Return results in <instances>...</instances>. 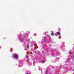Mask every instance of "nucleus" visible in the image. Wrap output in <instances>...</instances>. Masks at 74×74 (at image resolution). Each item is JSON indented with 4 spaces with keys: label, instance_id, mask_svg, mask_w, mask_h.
<instances>
[{
    "label": "nucleus",
    "instance_id": "8",
    "mask_svg": "<svg viewBox=\"0 0 74 74\" xmlns=\"http://www.w3.org/2000/svg\"><path fill=\"white\" fill-rule=\"evenodd\" d=\"M0 48H1L0 47Z\"/></svg>",
    "mask_w": 74,
    "mask_h": 74
},
{
    "label": "nucleus",
    "instance_id": "3",
    "mask_svg": "<svg viewBox=\"0 0 74 74\" xmlns=\"http://www.w3.org/2000/svg\"><path fill=\"white\" fill-rule=\"evenodd\" d=\"M57 34L58 35V34H60V33H59V32H58L57 33Z\"/></svg>",
    "mask_w": 74,
    "mask_h": 74
},
{
    "label": "nucleus",
    "instance_id": "2",
    "mask_svg": "<svg viewBox=\"0 0 74 74\" xmlns=\"http://www.w3.org/2000/svg\"><path fill=\"white\" fill-rule=\"evenodd\" d=\"M51 34L52 36H53V32H51Z\"/></svg>",
    "mask_w": 74,
    "mask_h": 74
},
{
    "label": "nucleus",
    "instance_id": "1",
    "mask_svg": "<svg viewBox=\"0 0 74 74\" xmlns=\"http://www.w3.org/2000/svg\"><path fill=\"white\" fill-rule=\"evenodd\" d=\"M13 57L14 58H17L18 57V56L17 55L15 54L13 55Z\"/></svg>",
    "mask_w": 74,
    "mask_h": 74
},
{
    "label": "nucleus",
    "instance_id": "5",
    "mask_svg": "<svg viewBox=\"0 0 74 74\" xmlns=\"http://www.w3.org/2000/svg\"><path fill=\"white\" fill-rule=\"evenodd\" d=\"M26 74H30V73H26Z\"/></svg>",
    "mask_w": 74,
    "mask_h": 74
},
{
    "label": "nucleus",
    "instance_id": "4",
    "mask_svg": "<svg viewBox=\"0 0 74 74\" xmlns=\"http://www.w3.org/2000/svg\"><path fill=\"white\" fill-rule=\"evenodd\" d=\"M55 35L56 36H58V34H57V33H56V34H55Z\"/></svg>",
    "mask_w": 74,
    "mask_h": 74
},
{
    "label": "nucleus",
    "instance_id": "7",
    "mask_svg": "<svg viewBox=\"0 0 74 74\" xmlns=\"http://www.w3.org/2000/svg\"><path fill=\"white\" fill-rule=\"evenodd\" d=\"M73 58L74 59V56H73Z\"/></svg>",
    "mask_w": 74,
    "mask_h": 74
},
{
    "label": "nucleus",
    "instance_id": "6",
    "mask_svg": "<svg viewBox=\"0 0 74 74\" xmlns=\"http://www.w3.org/2000/svg\"><path fill=\"white\" fill-rule=\"evenodd\" d=\"M42 62H44V61H42Z\"/></svg>",
    "mask_w": 74,
    "mask_h": 74
}]
</instances>
